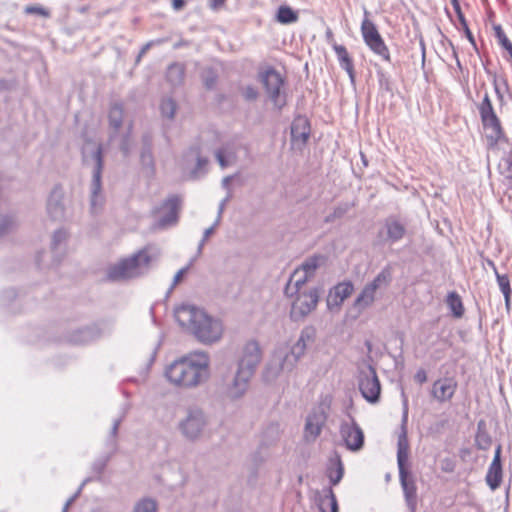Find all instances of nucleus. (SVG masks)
Segmentation results:
<instances>
[{
  "instance_id": "obj_16",
  "label": "nucleus",
  "mask_w": 512,
  "mask_h": 512,
  "mask_svg": "<svg viewBox=\"0 0 512 512\" xmlns=\"http://www.w3.org/2000/svg\"><path fill=\"white\" fill-rule=\"evenodd\" d=\"M310 122L305 116H297L291 123V141L302 148L310 137Z\"/></svg>"
},
{
  "instance_id": "obj_7",
  "label": "nucleus",
  "mask_w": 512,
  "mask_h": 512,
  "mask_svg": "<svg viewBox=\"0 0 512 512\" xmlns=\"http://www.w3.org/2000/svg\"><path fill=\"white\" fill-rule=\"evenodd\" d=\"M300 358L293 353L291 349L279 347L274 350L269 362L267 363L263 377L266 381L272 382L283 373L292 372Z\"/></svg>"
},
{
  "instance_id": "obj_25",
  "label": "nucleus",
  "mask_w": 512,
  "mask_h": 512,
  "mask_svg": "<svg viewBox=\"0 0 512 512\" xmlns=\"http://www.w3.org/2000/svg\"><path fill=\"white\" fill-rule=\"evenodd\" d=\"M216 160L221 168H226L237 160V147L234 143L228 142L223 144L215 152Z\"/></svg>"
},
{
  "instance_id": "obj_42",
  "label": "nucleus",
  "mask_w": 512,
  "mask_h": 512,
  "mask_svg": "<svg viewBox=\"0 0 512 512\" xmlns=\"http://www.w3.org/2000/svg\"><path fill=\"white\" fill-rule=\"evenodd\" d=\"M495 37L498 40V44L507 51L508 57H506L507 61L512 63V42L508 39L505 32L503 31L501 25L493 26Z\"/></svg>"
},
{
  "instance_id": "obj_2",
  "label": "nucleus",
  "mask_w": 512,
  "mask_h": 512,
  "mask_svg": "<svg viewBox=\"0 0 512 512\" xmlns=\"http://www.w3.org/2000/svg\"><path fill=\"white\" fill-rule=\"evenodd\" d=\"M179 325L186 328L200 343L211 345L221 340L223 324L218 318L193 305H182L175 310Z\"/></svg>"
},
{
  "instance_id": "obj_35",
  "label": "nucleus",
  "mask_w": 512,
  "mask_h": 512,
  "mask_svg": "<svg viewBox=\"0 0 512 512\" xmlns=\"http://www.w3.org/2000/svg\"><path fill=\"white\" fill-rule=\"evenodd\" d=\"M124 115V108L121 103H114L111 105L108 119L109 125L114 130V134H116L122 126Z\"/></svg>"
},
{
  "instance_id": "obj_49",
  "label": "nucleus",
  "mask_w": 512,
  "mask_h": 512,
  "mask_svg": "<svg viewBox=\"0 0 512 512\" xmlns=\"http://www.w3.org/2000/svg\"><path fill=\"white\" fill-rule=\"evenodd\" d=\"M15 226V222L11 216L0 215V238L8 234Z\"/></svg>"
},
{
  "instance_id": "obj_11",
  "label": "nucleus",
  "mask_w": 512,
  "mask_h": 512,
  "mask_svg": "<svg viewBox=\"0 0 512 512\" xmlns=\"http://www.w3.org/2000/svg\"><path fill=\"white\" fill-rule=\"evenodd\" d=\"M358 386L362 396L370 403H377L380 399L381 384L375 368L364 362L359 367Z\"/></svg>"
},
{
  "instance_id": "obj_43",
  "label": "nucleus",
  "mask_w": 512,
  "mask_h": 512,
  "mask_svg": "<svg viewBox=\"0 0 512 512\" xmlns=\"http://www.w3.org/2000/svg\"><path fill=\"white\" fill-rule=\"evenodd\" d=\"M353 284L351 282H343L334 287L335 298L338 299L337 303H342L353 292Z\"/></svg>"
},
{
  "instance_id": "obj_40",
  "label": "nucleus",
  "mask_w": 512,
  "mask_h": 512,
  "mask_svg": "<svg viewBox=\"0 0 512 512\" xmlns=\"http://www.w3.org/2000/svg\"><path fill=\"white\" fill-rule=\"evenodd\" d=\"M446 304L455 318H461L464 314V306L461 297L455 291L449 292Z\"/></svg>"
},
{
  "instance_id": "obj_53",
  "label": "nucleus",
  "mask_w": 512,
  "mask_h": 512,
  "mask_svg": "<svg viewBox=\"0 0 512 512\" xmlns=\"http://www.w3.org/2000/svg\"><path fill=\"white\" fill-rule=\"evenodd\" d=\"M167 39H157V40H152V41H149L147 42L140 50L138 56H137V59L136 61L139 62L140 59L147 53V51L155 44H162L164 42H166Z\"/></svg>"
},
{
  "instance_id": "obj_51",
  "label": "nucleus",
  "mask_w": 512,
  "mask_h": 512,
  "mask_svg": "<svg viewBox=\"0 0 512 512\" xmlns=\"http://www.w3.org/2000/svg\"><path fill=\"white\" fill-rule=\"evenodd\" d=\"M241 94L243 98L247 101H255L259 96L257 88L252 85H247L243 87L241 89Z\"/></svg>"
},
{
  "instance_id": "obj_57",
  "label": "nucleus",
  "mask_w": 512,
  "mask_h": 512,
  "mask_svg": "<svg viewBox=\"0 0 512 512\" xmlns=\"http://www.w3.org/2000/svg\"><path fill=\"white\" fill-rule=\"evenodd\" d=\"M189 267H185V268H182L180 269L174 276V279H173V283H172V286H171V289L174 288L180 281L181 279L183 278V276L186 274V272L188 271Z\"/></svg>"
},
{
  "instance_id": "obj_15",
  "label": "nucleus",
  "mask_w": 512,
  "mask_h": 512,
  "mask_svg": "<svg viewBox=\"0 0 512 512\" xmlns=\"http://www.w3.org/2000/svg\"><path fill=\"white\" fill-rule=\"evenodd\" d=\"M340 433L349 450L358 451L363 447L364 433L353 418L351 423L341 424Z\"/></svg>"
},
{
  "instance_id": "obj_46",
  "label": "nucleus",
  "mask_w": 512,
  "mask_h": 512,
  "mask_svg": "<svg viewBox=\"0 0 512 512\" xmlns=\"http://www.w3.org/2000/svg\"><path fill=\"white\" fill-rule=\"evenodd\" d=\"M131 132H132V124L130 123L128 126L127 133L122 136L120 146H119L124 157H128L132 151L133 142H132V138H131Z\"/></svg>"
},
{
  "instance_id": "obj_37",
  "label": "nucleus",
  "mask_w": 512,
  "mask_h": 512,
  "mask_svg": "<svg viewBox=\"0 0 512 512\" xmlns=\"http://www.w3.org/2000/svg\"><path fill=\"white\" fill-rule=\"evenodd\" d=\"M355 205V202H339L333 208V211L325 216L324 223H334L336 220L343 218Z\"/></svg>"
},
{
  "instance_id": "obj_4",
  "label": "nucleus",
  "mask_w": 512,
  "mask_h": 512,
  "mask_svg": "<svg viewBox=\"0 0 512 512\" xmlns=\"http://www.w3.org/2000/svg\"><path fill=\"white\" fill-rule=\"evenodd\" d=\"M262 360V351L256 340H249L242 348L237 362V370L232 382L227 386V394L232 399L241 398L248 389L250 379Z\"/></svg>"
},
{
  "instance_id": "obj_39",
  "label": "nucleus",
  "mask_w": 512,
  "mask_h": 512,
  "mask_svg": "<svg viewBox=\"0 0 512 512\" xmlns=\"http://www.w3.org/2000/svg\"><path fill=\"white\" fill-rule=\"evenodd\" d=\"M475 444L479 450H488L492 444V438L485 428L484 421H480L477 424Z\"/></svg>"
},
{
  "instance_id": "obj_41",
  "label": "nucleus",
  "mask_w": 512,
  "mask_h": 512,
  "mask_svg": "<svg viewBox=\"0 0 512 512\" xmlns=\"http://www.w3.org/2000/svg\"><path fill=\"white\" fill-rule=\"evenodd\" d=\"M489 264L494 269L498 286H499L500 291L502 292V294L504 296V299H505V304H506L507 307H509V305H510V294H511L510 280H509V278H508V276L506 274H499L498 273V271H497V269H496V267H495L493 262L490 261Z\"/></svg>"
},
{
  "instance_id": "obj_30",
  "label": "nucleus",
  "mask_w": 512,
  "mask_h": 512,
  "mask_svg": "<svg viewBox=\"0 0 512 512\" xmlns=\"http://www.w3.org/2000/svg\"><path fill=\"white\" fill-rule=\"evenodd\" d=\"M166 79L173 87L181 86L185 79V65L180 62L170 64L166 70Z\"/></svg>"
},
{
  "instance_id": "obj_1",
  "label": "nucleus",
  "mask_w": 512,
  "mask_h": 512,
  "mask_svg": "<svg viewBox=\"0 0 512 512\" xmlns=\"http://www.w3.org/2000/svg\"><path fill=\"white\" fill-rule=\"evenodd\" d=\"M165 376L170 384L182 390L197 388L210 377V356L195 351L174 360L166 367Z\"/></svg>"
},
{
  "instance_id": "obj_29",
  "label": "nucleus",
  "mask_w": 512,
  "mask_h": 512,
  "mask_svg": "<svg viewBox=\"0 0 512 512\" xmlns=\"http://www.w3.org/2000/svg\"><path fill=\"white\" fill-rule=\"evenodd\" d=\"M99 335L100 332L96 327H84L73 331L69 336V342L83 345L97 339Z\"/></svg>"
},
{
  "instance_id": "obj_60",
  "label": "nucleus",
  "mask_w": 512,
  "mask_h": 512,
  "mask_svg": "<svg viewBox=\"0 0 512 512\" xmlns=\"http://www.w3.org/2000/svg\"><path fill=\"white\" fill-rule=\"evenodd\" d=\"M142 148H152V136L149 133L142 136Z\"/></svg>"
},
{
  "instance_id": "obj_20",
  "label": "nucleus",
  "mask_w": 512,
  "mask_h": 512,
  "mask_svg": "<svg viewBox=\"0 0 512 512\" xmlns=\"http://www.w3.org/2000/svg\"><path fill=\"white\" fill-rule=\"evenodd\" d=\"M316 328L312 325L305 326L299 335L298 340L290 348L300 359L305 355L306 350L315 343Z\"/></svg>"
},
{
  "instance_id": "obj_47",
  "label": "nucleus",
  "mask_w": 512,
  "mask_h": 512,
  "mask_svg": "<svg viewBox=\"0 0 512 512\" xmlns=\"http://www.w3.org/2000/svg\"><path fill=\"white\" fill-rule=\"evenodd\" d=\"M498 169L500 174L506 179L512 180V156L506 155L502 157L499 161Z\"/></svg>"
},
{
  "instance_id": "obj_9",
  "label": "nucleus",
  "mask_w": 512,
  "mask_h": 512,
  "mask_svg": "<svg viewBox=\"0 0 512 512\" xmlns=\"http://www.w3.org/2000/svg\"><path fill=\"white\" fill-rule=\"evenodd\" d=\"M92 180H91V212L97 214L103 206L104 197L102 195V172L104 168L103 149L98 145L92 153Z\"/></svg>"
},
{
  "instance_id": "obj_8",
  "label": "nucleus",
  "mask_w": 512,
  "mask_h": 512,
  "mask_svg": "<svg viewBox=\"0 0 512 512\" xmlns=\"http://www.w3.org/2000/svg\"><path fill=\"white\" fill-rule=\"evenodd\" d=\"M258 79L262 83L268 98L273 106L281 110L286 104V93L283 90L285 79L272 66H268L258 73Z\"/></svg>"
},
{
  "instance_id": "obj_28",
  "label": "nucleus",
  "mask_w": 512,
  "mask_h": 512,
  "mask_svg": "<svg viewBox=\"0 0 512 512\" xmlns=\"http://www.w3.org/2000/svg\"><path fill=\"white\" fill-rule=\"evenodd\" d=\"M333 50L335 51V53L337 55L340 67L347 72L351 81H354V79H355L354 64H353V60L350 57L346 47L334 42Z\"/></svg>"
},
{
  "instance_id": "obj_6",
  "label": "nucleus",
  "mask_w": 512,
  "mask_h": 512,
  "mask_svg": "<svg viewBox=\"0 0 512 512\" xmlns=\"http://www.w3.org/2000/svg\"><path fill=\"white\" fill-rule=\"evenodd\" d=\"M209 423L204 410L198 406H189L185 416L177 424V428L184 439L196 442L201 439Z\"/></svg>"
},
{
  "instance_id": "obj_23",
  "label": "nucleus",
  "mask_w": 512,
  "mask_h": 512,
  "mask_svg": "<svg viewBox=\"0 0 512 512\" xmlns=\"http://www.w3.org/2000/svg\"><path fill=\"white\" fill-rule=\"evenodd\" d=\"M456 387V382L453 379H440L434 382L431 393L439 402H445L453 397Z\"/></svg>"
},
{
  "instance_id": "obj_19",
  "label": "nucleus",
  "mask_w": 512,
  "mask_h": 512,
  "mask_svg": "<svg viewBox=\"0 0 512 512\" xmlns=\"http://www.w3.org/2000/svg\"><path fill=\"white\" fill-rule=\"evenodd\" d=\"M501 449V445H498L495 449L493 460L486 474V483L493 491L499 488L502 482L503 470L501 463Z\"/></svg>"
},
{
  "instance_id": "obj_31",
  "label": "nucleus",
  "mask_w": 512,
  "mask_h": 512,
  "mask_svg": "<svg viewBox=\"0 0 512 512\" xmlns=\"http://www.w3.org/2000/svg\"><path fill=\"white\" fill-rule=\"evenodd\" d=\"M326 261V257L321 254H314L304 260L298 270H301L302 273L310 276L311 278L315 275L316 270L324 264Z\"/></svg>"
},
{
  "instance_id": "obj_54",
  "label": "nucleus",
  "mask_w": 512,
  "mask_h": 512,
  "mask_svg": "<svg viewBox=\"0 0 512 512\" xmlns=\"http://www.w3.org/2000/svg\"><path fill=\"white\" fill-rule=\"evenodd\" d=\"M25 12L27 14H38V15H41L43 17H49L50 16L49 11L46 10L45 8L41 7V6H27L25 8Z\"/></svg>"
},
{
  "instance_id": "obj_24",
  "label": "nucleus",
  "mask_w": 512,
  "mask_h": 512,
  "mask_svg": "<svg viewBox=\"0 0 512 512\" xmlns=\"http://www.w3.org/2000/svg\"><path fill=\"white\" fill-rule=\"evenodd\" d=\"M310 278V276L302 273L301 270L296 269L290 276L284 288L285 296L292 298L296 294L302 293L301 288L307 283V281Z\"/></svg>"
},
{
  "instance_id": "obj_17",
  "label": "nucleus",
  "mask_w": 512,
  "mask_h": 512,
  "mask_svg": "<svg viewBox=\"0 0 512 512\" xmlns=\"http://www.w3.org/2000/svg\"><path fill=\"white\" fill-rule=\"evenodd\" d=\"M163 216L159 219L160 227H167L177 223L178 214L181 209V198L177 195L169 196L163 203Z\"/></svg>"
},
{
  "instance_id": "obj_14",
  "label": "nucleus",
  "mask_w": 512,
  "mask_h": 512,
  "mask_svg": "<svg viewBox=\"0 0 512 512\" xmlns=\"http://www.w3.org/2000/svg\"><path fill=\"white\" fill-rule=\"evenodd\" d=\"M65 193L60 185L54 186L48 200L47 213L53 221H63L66 218Z\"/></svg>"
},
{
  "instance_id": "obj_22",
  "label": "nucleus",
  "mask_w": 512,
  "mask_h": 512,
  "mask_svg": "<svg viewBox=\"0 0 512 512\" xmlns=\"http://www.w3.org/2000/svg\"><path fill=\"white\" fill-rule=\"evenodd\" d=\"M344 472L345 468L341 456L337 451H334L328 459L326 468V476L330 482L329 487L338 485L344 476Z\"/></svg>"
},
{
  "instance_id": "obj_58",
  "label": "nucleus",
  "mask_w": 512,
  "mask_h": 512,
  "mask_svg": "<svg viewBox=\"0 0 512 512\" xmlns=\"http://www.w3.org/2000/svg\"><path fill=\"white\" fill-rule=\"evenodd\" d=\"M414 379L416 382H418L419 384H423L427 381V373L424 369H419L415 376H414Z\"/></svg>"
},
{
  "instance_id": "obj_62",
  "label": "nucleus",
  "mask_w": 512,
  "mask_h": 512,
  "mask_svg": "<svg viewBox=\"0 0 512 512\" xmlns=\"http://www.w3.org/2000/svg\"><path fill=\"white\" fill-rule=\"evenodd\" d=\"M216 226L217 225H215L214 223L211 227L205 229L201 241L205 243L209 239V237L214 233Z\"/></svg>"
},
{
  "instance_id": "obj_52",
  "label": "nucleus",
  "mask_w": 512,
  "mask_h": 512,
  "mask_svg": "<svg viewBox=\"0 0 512 512\" xmlns=\"http://www.w3.org/2000/svg\"><path fill=\"white\" fill-rule=\"evenodd\" d=\"M216 82H217V75L212 70L207 71L205 73V75L203 76L204 86L209 90H211L215 87Z\"/></svg>"
},
{
  "instance_id": "obj_56",
  "label": "nucleus",
  "mask_w": 512,
  "mask_h": 512,
  "mask_svg": "<svg viewBox=\"0 0 512 512\" xmlns=\"http://www.w3.org/2000/svg\"><path fill=\"white\" fill-rule=\"evenodd\" d=\"M231 197H232V194H231V192H229L227 194V196L220 202L219 208H218V216H217V219L215 221V225L219 224L221 216H222V213H223V211L225 209V206H226L227 202L231 199Z\"/></svg>"
},
{
  "instance_id": "obj_64",
  "label": "nucleus",
  "mask_w": 512,
  "mask_h": 512,
  "mask_svg": "<svg viewBox=\"0 0 512 512\" xmlns=\"http://www.w3.org/2000/svg\"><path fill=\"white\" fill-rule=\"evenodd\" d=\"M105 467H106V460L96 462V463H94V466H93L94 470L98 474H101L104 471Z\"/></svg>"
},
{
  "instance_id": "obj_55",
  "label": "nucleus",
  "mask_w": 512,
  "mask_h": 512,
  "mask_svg": "<svg viewBox=\"0 0 512 512\" xmlns=\"http://www.w3.org/2000/svg\"><path fill=\"white\" fill-rule=\"evenodd\" d=\"M16 81L12 79H0V92L11 91L16 88Z\"/></svg>"
},
{
  "instance_id": "obj_21",
  "label": "nucleus",
  "mask_w": 512,
  "mask_h": 512,
  "mask_svg": "<svg viewBox=\"0 0 512 512\" xmlns=\"http://www.w3.org/2000/svg\"><path fill=\"white\" fill-rule=\"evenodd\" d=\"M485 135L490 146L496 145L501 139L504 138V132L501 126L500 119L497 115L481 119Z\"/></svg>"
},
{
  "instance_id": "obj_34",
  "label": "nucleus",
  "mask_w": 512,
  "mask_h": 512,
  "mask_svg": "<svg viewBox=\"0 0 512 512\" xmlns=\"http://www.w3.org/2000/svg\"><path fill=\"white\" fill-rule=\"evenodd\" d=\"M189 155H193L195 156L196 158V166L195 168L190 172V177L192 179H197L199 178L200 176L204 175L206 173V166L208 165V159L206 157H202L200 155V150L198 147H192L190 148L188 154L186 157H188Z\"/></svg>"
},
{
  "instance_id": "obj_10",
  "label": "nucleus",
  "mask_w": 512,
  "mask_h": 512,
  "mask_svg": "<svg viewBox=\"0 0 512 512\" xmlns=\"http://www.w3.org/2000/svg\"><path fill=\"white\" fill-rule=\"evenodd\" d=\"M364 15L365 17L360 28L364 43L374 54L381 57L383 61L390 63V51L376 25L368 18L369 12L366 9L364 10Z\"/></svg>"
},
{
  "instance_id": "obj_26",
  "label": "nucleus",
  "mask_w": 512,
  "mask_h": 512,
  "mask_svg": "<svg viewBox=\"0 0 512 512\" xmlns=\"http://www.w3.org/2000/svg\"><path fill=\"white\" fill-rule=\"evenodd\" d=\"M318 507L321 512H338V502L332 487H327L318 493Z\"/></svg>"
},
{
  "instance_id": "obj_36",
  "label": "nucleus",
  "mask_w": 512,
  "mask_h": 512,
  "mask_svg": "<svg viewBox=\"0 0 512 512\" xmlns=\"http://www.w3.org/2000/svg\"><path fill=\"white\" fill-rule=\"evenodd\" d=\"M68 239V232L64 228L57 229L52 235L51 250L53 254L57 255L58 252L63 250ZM60 258L56 256L54 263L57 265L60 263Z\"/></svg>"
},
{
  "instance_id": "obj_27",
  "label": "nucleus",
  "mask_w": 512,
  "mask_h": 512,
  "mask_svg": "<svg viewBox=\"0 0 512 512\" xmlns=\"http://www.w3.org/2000/svg\"><path fill=\"white\" fill-rule=\"evenodd\" d=\"M376 291L366 284L361 290L353 303V308L357 310V314H361L364 310L372 306L376 299Z\"/></svg>"
},
{
  "instance_id": "obj_45",
  "label": "nucleus",
  "mask_w": 512,
  "mask_h": 512,
  "mask_svg": "<svg viewBox=\"0 0 512 512\" xmlns=\"http://www.w3.org/2000/svg\"><path fill=\"white\" fill-rule=\"evenodd\" d=\"M132 512H157V503L151 498H143L134 505Z\"/></svg>"
},
{
  "instance_id": "obj_59",
  "label": "nucleus",
  "mask_w": 512,
  "mask_h": 512,
  "mask_svg": "<svg viewBox=\"0 0 512 512\" xmlns=\"http://www.w3.org/2000/svg\"><path fill=\"white\" fill-rule=\"evenodd\" d=\"M121 422H122V418L116 419L113 422V425H112V428L110 431V435L113 439H115L118 434V430H119Z\"/></svg>"
},
{
  "instance_id": "obj_61",
  "label": "nucleus",
  "mask_w": 512,
  "mask_h": 512,
  "mask_svg": "<svg viewBox=\"0 0 512 512\" xmlns=\"http://www.w3.org/2000/svg\"><path fill=\"white\" fill-rule=\"evenodd\" d=\"M236 175H229V176H226L222 179V187L226 190H228V193L231 192L230 191V183L231 181L235 178Z\"/></svg>"
},
{
  "instance_id": "obj_12",
  "label": "nucleus",
  "mask_w": 512,
  "mask_h": 512,
  "mask_svg": "<svg viewBox=\"0 0 512 512\" xmlns=\"http://www.w3.org/2000/svg\"><path fill=\"white\" fill-rule=\"evenodd\" d=\"M290 310V318L294 322L303 321L313 310L316 309L319 302V290L312 288L308 292L295 295Z\"/></svg>"
},
{
  "instance_id": "obj_3",
  "label": "nucleus",
  "mask_w": 512,
  "mask_h": 512,
  "mask_svg": "<svg viewBox=\"0 0 512 512\" xmlns=\"http://www.w3.org/2000/svg\"><path fill=\"white\" fill-rule=\"evenodd\" d=\"M403 415L401 433L397 441V464L399 469V480L403 489L404 498L410 512L416 511L417 487L413 475L409 470V442L407 438L406 424L408 420V399L402 392Z\"/></svg>"
},
{
  "instance_id": "obj_32",
  "label": "nucleus",
  "mask_w": 512,
  "mask_h": 512,
  "mask_svg": "<svg viewBox=\"0 0 512 512\" xmlns=\"http://www.w3.org/2000/svg\"><path fill=\"white\" fill-rule=\"evenodd\" d=\"M392 282V269L390 266L384 267L375 278L367 283L376 292L378 290L386 289Z\"/></svg>"
},
{
  "instance_id": "obj_63",
  "label": "nucleus",
  "mask_w": 512,
  "mask_h": 512,
  "mask_svg": "<svg viewBox=\"0 0 512 512\" xmlns=\"http://www.w3.org/2000/svg\"><path fill=\"white\" fill-rule=\"evenodd\" d=\"M226 0H209V6L213 10H217L224 5Z\"/></svg>"
},
{
  "instance_id": "obj_38",
  "label": "nucleus",
  "mask_w": 512,
  "mask_h": 512,
  "mask_svg": "<svg viewBox=\"0 0 512 512\" xmlns=\"http://www.w3.org/2000/svg\"><path fill=\"white\" fill-rule=\"evenodd\" d=\"M452 6H453V9L457 15V18L461 24V27L464 31V34L466 36V38L468 39V41L472 44V46L477 50V46H476V42H475V38L471 32V30L469 29V26H468V23L466 21V18L462 12V9H461V6H460V3L458 0H450Z\"/></svg>"
},
{
  "instance_id": "obj_44",
  "label": "nucleus",
  "mask_w": 512,
  "mask_h": 512,
  "mask_svg": "<svg viewBox=\"0 0 512 512\" xmlns=\"http://www.w3.org/2000/svg\"><path fill=\"white\" fill-rule=\"evenodd\" d=\"M478 110L481 119L496 115L492 101L487 92L484 94V97L478 106Z\"/></svg>"
},
{
  "instance_id": "obj_18",
  "label": "nucleus",
  "mask_w": 512,
  "mask_h": 512,
  "mask_svg": "<svg viewBox=\"0 0 512 512\" xmlns=\"http://www.w3.org/2000/svg\"><path fill=\"white\" fill-rule=\"evenodd\" d=\"M326 422V415L323 411L317 410L310 413L306 419L304 437L306 441L312 442L321 434L322 427Z\"/></svg>"
},
{
  "instance_id": "obj_5",
  "label": "nucleus",
  "mask_w": 512,
  "mask_h": 512,
  "mask_svg": "<svg viewBox=\"0 0 512 512\" xmlns=\"http://www.w3.org/2000/svg\"><path fill=\"white\" fill-rule=\"evenodd\" d=\"M158 257V251L151 247H145L130 257L110 266L107 276L113 281L140 277L149 271L152 262L156 261Z\"/></svg>"
},
{
  "instance_id": "obj_13",
  "label": "nucleus",
  "mask_w": 512,
  "mask_h": 512,
  "mask_svg": "<svg viewBox=\"0 0 512 512\" xmlns=\"http://www.w3.org/2000/svg\"><path fill=\"white\" fill-rule=\"evenodd\" d=\"M407 233V225L399 216L390 215L383 221V227L378 232V237L384 243L394 244L401 241Z\"/></svg>"
},
{
  "instance_id": "obj_50",
  "label": "nucleus",
  "mask_w": 512,
  "mask_h": 512,
  "mask_svg": "<svg viewBox=\"0 0 512 512\" xmlns=\"http://www.w3.org/2000/svg\"><path fill=\"white\" fill-rule=\"evenodd\" d=\"M140 161L143 166L150 168L151 170L154 169L155 163L152 148H142L140 154Z\"/></svg>"
},
{
  "instance_id": "obj_48",
  "label": "nucleus",
  "mask_w": 512,
  "mask_h": 512,
  "mask_svg": "<svg viewBox=\"0 0 512 512\" xmlns=\"http://www.w3.org/2000/svg\"><path fill=\"white\" fill-rule=\"evenodd\" d=\"M161 114L168 118L173 119L176 112V103L172 98L163 99L160 104Z\"/></svg>"
},
{
  "instance_id": "obj_33",
  "label": "nucleus",
  "mask_w": 512,
  "mask_h": 512,
  "mask_svg": "<svg viewBox=\"0 0 512 512\" xmlns=\"http://www.w3.org/2000/svg\"><path fill=\"white\" fill-rule=\"evenodd\" d=\"M299 19L298 12L288 5L278 7L275 20L282 25H289L297 22Z\"/></svg>"
}]
</instances>
